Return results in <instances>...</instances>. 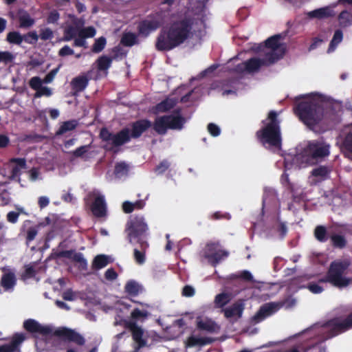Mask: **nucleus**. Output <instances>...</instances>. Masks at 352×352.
Segmentation results:
<instances>
[{
  "mask_svg": "<svg viewBox=\"0 0 352 352\" xmlns=\"http://www.w3.org/2000/svg\"><path fill=\"white\" fill-rule=\"evenodd\" d=\"M14 59V56L10 52H0V62L5 64L12 63Z\"/></svg>",
  "mask_w": 352,
  "mask_h": 352,
  "instance_id": "6e6d98bb",
  "label": "nucleus"
},
{
  "mask_svg": "<svg viewBox=\"0 0 352 352\" xmlns=\"http://www.w3.org/2000/svg\"><path fill=\"white\" fill-rule=\"evenodd\" d=\"M160 25V21L157 18L151 15L148 16L138 23V34L144 38L148 37L151 32L157 30Z\"/></svg>",
  "mask_w": 352,
  "mask_h": 352,
  "instance_id": "4468645a",
  "label": "nucleus"
},
{
  "mask_svg": "<svg viewBox=\"0 0 352 352\" xmlns=\"http://www.w3.org/2000/svg\"><path fill=\"white\" fill-rule=\"evenodd\" d=\"M78 126V122L76 120H72L63 122L58 130L56 132V136H60L68 131H73Z\"/></svg>",
  "mask_w": 352,
  "mask_h": 352,
  "instance_id": "72a5a7b5",
  "label": "nucleus"
},
{
  "mask_svg": "<svg viewBox=\"0 0 352 352\" xmlns=\"http://www.w3.org/2000/svg\"><path fill=\"white\" fill-rule=\"evenodd\" d=\"M16 284V278L15 274L9 272L2 275L0 285L4 289L5 291L13 290Z\"/></svg>",
  "mask_w": 352,
  "mask_h": 352,
  "instance_id": "a878e982",
  "label": "nucleus"
},
{
  "mask_svg": "<svg viewBox=\"0 0 352 352\" xmlns=\"http://www.w3.org/2000/svg\"><path fill=\"white\" fill-rule=\"evenodd\" d=\"M10 164H14L12 166L10 179L12 180L17 179L19 182L21 180L20 176L22 173V170L28 168L27 161L24 157H12L9 160Z\"/></svg>",
  "mask_w": 352,
  "mask_h": 352,
  "instance_id": "a211bd4d",
  "label": "nucleus"
},
{
  "mask_svg": "<svg viewBox=\"0 0 352 352\" xmlns=\"http://www.w3.org/2000/svg\"><path fill=\"white\" fill-rule=\"evenodd\" d=\"M52 95V91L50 88L47 87L41 86L39 89L36 91L34 95L35 98H41L42 96L50 97Z\"/></svg>",
  "mask_w": 352,
  "mask_h": 352,
  "instance_id": "8fccbe9b",
  "label": "nucleus"
},
{
  "mask_svg": "<svg viewBox=\"0 0 352 352\" xmlns=\"http://www.w3.org/2000/svg\"><path fill=\"white\" fill-rule=\"evenodd\" d=\"M89 145H84L77 148L76 150L72 152V154L75 157H83L89 148Z\"/></svg>",
  "mask_w": 352,
  "mask_h": 352,
  "instance_id": "864d4df0",
  "label": "nucleus"
},
{
  "mask_svg": "<svg viewBox=\"0 0 352 352\" xmlns=\"http://www.w3.org/2000/svg\"><path fill=\"white\" fill-rule=\"evenodd\" d=\"M74 54V51L69 45L63 46L58 52V55L63 57L73 55Z\"/></svg>",
  "mask_w": 352,
  "mask_h": 352,
  "instance_id": "680f3d73",
  "label": "nucleus"
},
{
  "mask_svg": "<svg viewBox=\"0 0 352 352\" xmlns=\"http://www.w3.org/2000/svg\"><path fill=\"white\" fill-rule=\"evenodd\" d=\"M207 129L208 132L211 134V135L214 137L218 136L221 133L220 128L214 123H209L208 124Z\"/></svg>",
  "mask_w": 352,
  "mask_h": 352,
  "instance_id": "bf43d9fd",
  "label": "nucleus"
},
{
  "mask_svg": "<svg viewBox=\"0 0 352 352\" xmlns=\"http://www.w3.org/2000/svg\"><path fill=\"white\" fill-rule=\"evenodd\" d=\"M330 153L329 145L322 142L312 141L309 142L307 146L305 148L302 154L297 155L294 158V160L298 161L301 157H307L304 160L305 162L307 163L309 158L316 160L327 157Z\"/></svg>",
  "mask_w": 352,
  "mask_h": 352,
  "instance_id": "9d476101",
  "label": "nucleus"
},
{
  "mask_svg": "<svg viewBox=\"0 0 352 352\" xmlns=\"http://www.w3.org/2000/svg\"><path fill=\"white\" fill-rule=\"evenodd\" d=\"M309 332L314 331V333L310 336L309 338L305 339L303 340H298L295 342L294 343H292L291 344H307V345H310L309 347V349L306 352H308L309 351L316 349H318V351L316 352H326V347L325 346H323L322 344L324 341H320V339L322 338V333L318 331L316 329V327H312L310 330L308 331Z\"/></svg>",
  "mask_w": 352,
  "mask_h": 352,
  "instance_id": "ddd939ff",
  "label": "nucleus"
},
{
  "mask_svg": "<svg viewBox=\"0 0 352 352\" xmlns=\"http://www.w3.org/2000/svg\"><path fill=\"white\" fill-rule=\"evenodd\" d=\"M336 5L333 6H325L323 8H318L310 11L307 13V15L311 19H324L330 17H333L336 15V12L333 10Z\"/></svg>",
  "mask_w": 352,
  "mask_h": 352,
  "instance_id": "b1692460",
  "label": "nucleus"
},
{
  "mask_svg": "<svg viewBox=\"0 0 352 352\" xmlns=\"http://www.w3.org/2000/svg\"><path fill=\"white\" fill-rule=\"evenodd\" d=\"M351 328L352 312L344 319L336 317L329 320L322 327L318 329L316 328V329L322 333V338L320 339V341H326Z\"/></svg>",
  "mask_w": 352,
  "mask_h": 352,
  "instance_id": "6e6552de",
  "label": "nucleus"
},
{
  "mask_svg": "<svg viewBox=\"0 0 352 352\" xmlns=\"http://www.w3.org/2000/svg\"><path fill=\"white\" fill-rule=\"evenodd\" d=\"M330 173V170L325 166H320L314 168L311 171V175L316 177H321L325 179L328 177Z\"/></svg>",
  "mask_w": 352,
  "mask_h": 352,
  "instance_id": "a18cd8bd",
  "label": "nucleus"
},
{
  "mask_svg": "<svg viewBox=\"0 0 352 352\" xmlns=\"http://www.w3.org/2000/svg\"><path fill=\"white\" fill-rule=\"evenodd\" d=\"M104 277L108 280H113L118 277V274L113 268H109L105 272Z\"/></svg>",
  "mask_w": 352,
  "mask_h": 352,
  "instance_id": "338daca9",
  "label": "nucleus"
},
{
  "mask_svg": "<svg viewBox=\"0 0 352 352\" xmlns=\"http://www.w3.org/2000/svg\"><path fill=\"white\" fill-rule=\"evenodd\" d=\"M59 19H60V14L58 13V12L57 10H54L49 13V14L47 17V23L49 24L56 23L58 22V21L59 20Z\"/></svg>",
  "mask_w": 352,
  "mask_h": 352,
  "instance_id": "13d9d810",
  "label": "nucleus"
},
{
  "mask_svg": "<svg viewBox=\"0 0 352 352\" xmlns=\"http://www.w3.org/2000/svg\"><path fill=\"white\" fill-rule=\"evenodd\" d=\"M135 244H138V247L133 250L134 259L138 264L142 265L146 261V252L149 247V244L147 241H135Z\"/></svg>",
  "mask_w": 352,
  "mask_h": 352,
  "instance_id": "393cba45",
  "label": "nucleus"
},
{
  "mask_svg": "<svg viewBox=\"0 0 352 352\" xmlns=\"http://www.w3.org/2000/svg\"><path fill=\"white\" fill-rule=\"evenodd\" d=\"M267 121L265 126L256 131V136L265 148L278 152L282 149V136L277 113L270 111Z\"/></svg>",
  "mask_w": 352,
  "mask_h": 352,
  "instance_id": "20e7f679",
  "label": "nucleus"
},
{
  "mask_svg": "<svg viewBox=\"0 0 352 352\" xmlns=\"http://www.w3.org/2000/svg\"><path fill=\"white\" fill-rule=\"evenodd\" d=\"M278 309V305L274 302L264 304L252 318V322L254 324L259 323L274 314Z\"/></svg>",
  "mask_w": 352,
  "mask_h": 352,
  "instance_id": "dca6fc26",
  "label": "nucleus"
},
{
  "mask_svg": "<svg viewBox=\"0 0 352 352\" xmlns=\"http://www.w3.org/2000/svg\"><path fill=\"white\" fill-rule=\"evenodd\" d=\"M228 256V252L225 250H219L217 251L214 252V253L206 254L205 258L213 267H215L223 258H226Z\"/></svg>",
  "mask_w": 352,
  "mask_h": 352,
  "instance_id": "c756f323",
  "label": "nucleus"
},
{
  "mask_svg": "<svg viewBox=\"0 0 352 352\" xmlns=\"http://www.w3.org/2000/svg\"><path fill=\"white\" fill-rule=\"evenodd\" d=\"M97 67L100 71H106L107 70L111 65L112 58L108 57L107 56H100L97 60Z\"/></svg>",
  "mask_w": 352,
  "mask_h": 352,
  "instance_id": "c03bdc74",
  "label": "nucleus"
},
{
  "mask_svg": "<svg viewBox=\"0 0 352 352\" xmlns=\"http://www.w3.org/2000/svg\"><path fill=\"white\" fill-rule=\"evenodd\" d=\"M295 111L300 120L309 127H314L322 121L325 124L334 122L338 117L331 104L315 100L298 103Z\"/></svg>",
  "mask_w": 352,
  "mask_h": 352,
  "instance_id": "7ed1b4c3",
  "label": "nucleus"
},
{
  "mask_svg": "<svg viewBox=\"0 0 352 352\" xmlns=\"http://www.w3.org/2000/svg\"><path fill=\"white\" fill-rule=\"evenodd\" d=\"M108 263L109 257L104 254H99L94 258L92 267L94 269L100 270L107 266Z\"/></svg>",
  "mask_w": 352,
  "mask_h": 352,
  "instance_id": "37998d69",
  "label": "nucleus"
},
{
  "mask_svg": "<svg viewBox=\"0 0 352 352\" xmlns=\"http://www.w3.org/2000/svg\"><path fill=\"white\" fill-rule=\"evenodd\" d=\"M197 327L201 331H206L209 333H214L217 329L216 323L211 320H199L197 322Z\"/></svg>",
  "mask_w": 352,
  "mask_h": 352,
  "instance_id": "f704fd0d",
  "label": "nucleus"
},
{
  "mask_svg": "<svg viewBox=\"0 0 352 352\" xmlns=\"http://www.w3.org/2000/svg\"><path fill=\"white\" fill-rule=\"evenodd\" d=\"M219 244L218 243H207L204 252V256L207 254L214 253V252L219 250Z\"/></svg>",
  "mask_w": 352,
  "mask_h": 352,
  "instance_id": "052dcab7",
  "label": "nucleus"
},
{
  "mask_svg": "<svg viewBox=\"0 0 352 352\" xmlns=\"http://www.w3.org/2000/svg\"><path fill=\"white\" fill-rule=\"evenodd\" d=\"M148 316V312L146 310H140L138 308L134 309L131 314V318L135 320H138L142 318H146Z\"/></svg>",
  "mask_w": 352,
  "mask_h": 352,
  "instance_id": "603ef678",
  "label": "nucleus"
},
{
  "mask_svg": "<svg viewBox=\"0 0 352 352\" xmlns=\"http://www.w3.org/2000/svg\"><path fill=\"white\" fill-rule=\"evenodd\" d=\"M24 272V276L25 278H32L36 275V270L32 265H25Z\"/></svg>",
  "mask_w": 352,
  "mask_h": 352,
  "instance_id": "774afa93",
  "label": "nucleus"
},
{
  "mask_svg": "<svg viewBox=\"0 0 352 352\" xmlns=\"http://www.w3.org/2000/svg\"><path fill=\"white\" fill-rule=\"evenodd\" d=\"M343 147L350 153H352V131L349 132L344 140H343Z\"/></svg>",
  "mask_w": 352,
  "mask_h": 352,
  "instance_id": "5fc2aeb1",
  "label": "nucleus"
},
{
  "mask_svg": "<svg viewBox=\"0 0 352 352\" xmlns=\"http://www.w3.org/2000/svg\"><path fill=\"white\" fill-rule=\"evenodd\" d=\"M213 340L210 338H199L192 335L186 339V340L184 342V344L186 347L192 348L197 346H201L206 344H211Z\"/></svg>",
  "mask_w": 352,
  "mask_h": 352,
  "instance_id": "bb28decb",
  "label": "nucleus"
},
{
  "mask_svg": "<svg viewBox=\"0 0 352 352\" xmlns=\"http://www.w3.org/2000/svg\"><path fill=\"white\" fill-rule=\"evenodd\" d=\"M192 26L193 19L185 17L162 28L156 38V50L169 52L179 47L190 38Z\"/></svg>",
  "mask_w": 352,
  "mask_h": 352,
  "instance_id": "f03ea898",
  "label": "nucleus"
},
{
  "mask_svg": "<svg viewBox=\"0 0 352 352\" xmlns=\"http://www.w3.org/2000/svg\"><path fill=\"white\" fill-rule=\"evenodd\" d=\"M58 257L67 258L78 263V269L80 270H87V261L80 252H75L74 250H63L57 253Z\"/></svg>",
  "mask_w": 352,
  "mask_h": 352,
  "instance_id": "f3484780",
  "label": "nucleus"
},
{
  "mask_svg": "<svg viewBox=\"0 0 352 352\" xmlns=\"http://www.w3.org/2000/svg\"><path fill=\"white\" fill-rule=\"evenodd\" d=\"M107 40L105 37L100 36L98 38H96L91 48L92 52L100 53L104 49Z\"/></svg>",
  "mask_w": 352,
  "mask_h": 352,
  "instance_id": "49530a36",
  "label": "nucleus"
},
{
  "mask_svg": "<svg viewBox=\"0 0 352 352\" xmlns=\"http://www.w3.org/2000/svg\"><path fill=\"white\" fill-rule=\"evenodd\" d=\"M316 239L320 243H325L329 239L327 230L324 226H317L314 232Z\"/></svg>",
  "mask_w": 352,
  "mask_h": 352,
  "instance_id": "c9c22d12",
  "label": "nucleus"
},
{
  "mask_svg": "<svg viewBox=\"0 0 352 352\" xmlns=\"http://www.w3.org/2000/svg\"><path fill=\"white\" fill-rule=\"evenodd\" d=\"M89 79L87 75H80L74 78L70 85L72 90V96H78L79 93L83 91L88 86Z\"/></svg>",
  "mask_w": 352,
  "mask_h": 352,
  "instance_id": "5701e85b",
  "label": "nucleus"
},
{
  "mask_svg": "<svg viewBox=\"0 0 352 352\" xmlns=\"http://www.w3.org/2000/svg\"><path fill=\"white\" fill-rule=\"evenodd\" d=\"M279 342H269L259 347L254 349V352H306L310 345L307 344H291V342H287L285 344L270 349V346L276 345Z\"/></svg>",
  "mask_w": 352,
  "mask_h": 352,
  "instance_id": "9b49d317",
  "label": "nucleus"
},
{
  "mask_svg": "<svg viewBox=\"0 0 352 352\" xmlns=\"http://www.w3.org/2000/svg\"><path fill=\"white\" fill-rule=\"evenodd\" d=\"M19 27L21 28H30L35 23V20L26 12H22L19 16Z\"/></svg>",
  "mask_w": 352,
  "mask_h": 352,
  "instance_id": "2f4dec72",
  "label": "nucleus"
},
{
  "mask_svg": "<svg viewBox=\"0 0 352 352\" xmlns=\"http://www.w3.org/2000/svg\"><path fill=\"white\" fill-rule=\"evenodd\" d=\"M96 34V30L93 26H89L83 28H80L79 36L85 38H92Z\"/></svg>",
  "mask_w": 352,
  "mask_h": 352,
  "instance_id": "09e8293b",
  "label": "nucleus"
},
{
  "mask_svg": "<svg viewBox=\"0 0 352 352\" xmlns=\"http://www.w3.org/2000/svg\"><path fill=\"white\" fill-rule=\"evenodd\" d=\"M244 309V301L242 299H239L234 302L231 306L223 309V312L224 316L228 319L234 317H236V318H240L242 317Z\"/></svg>",
  "mask_w": 352,
  "mask_h": 352,
  "instance_id": "aec40b11",
  "label": "nucleus"
},
{
  "mask_svg": "<svg viewBox=\"0 0 352 352\" xmlns=\"http://www.w3.org/2000/svg\"><path fill=\"white\" fill-rule=\"evenodd\" d=\"M348 265L342 261H333L330 264L327 275L319 283H329L338 288H343L350 283V278L343 276Z\"/></svg>",
  "mask_w": 352,
  "mask_h": 352,
  "instance_id": "1a4fd4ad",
  "label": "nucleus"
},
{
  "mask_svg": "<svg viewBox=\"0 0 352 352\" xmlns=\"http://www.w3.org/2000/svg\"><path fill=\"white\" fill-rule=\"evenodd\" d=\"M84 23V20L81 19H74V20H73L74 25H69L64 29L63 41H69L77 36H79L80 28L83 26Z\"/></svg>",
  "mask_w": 352,
  "mask_h": 352,
  "instance_id": "6ab92c4d",
  "label": "nucleus"
},
{
  "mask_svg": "<svg viewBox=\"0 0 352 352\" xmlns=\"http://www.w3.org/2000/svg\"><path fill=\"white\" fill-rule=\"evenodd\" d=\"M91 210L93 214L98 218L106 217L107 204L103 195H99L95 198L91 206Z\"/></svg>",
  "mask_w": 352,
  "mask_h": 352,
  "instance_id": "412c9836",
  "label": "nucleus"
},
{
  "mask_svg": "<svg viewBox=\"0 0 352 352\" xmlns=\"http://www.w3.org/2000/svg\"><path fill=\"white\" fill-rule=\"evenodd\" d=\"M245 63V69H246V72L249 73L254 72L258 71L261 66L266 65V61L264 59L257 58H251Z\"/></svg>",
  "mask_w": 352,
  "mask_h": 352,
  "instance_id": "c85d7f7f",
  "label": "nucleus"
},
{
  "mask_svg": "<svg viewBox=\"0 0 352 352\" xmlns=\"http://www.w3.org/2000/svg\"><path fill=\"white\" fill-rule=\"evenodd\" d=\"M127 327L131 332L133 340L138 344V349L145 346L146 345V341L143 338V329L139 327L135 322H129Z\"/></svg>",
  "mask_w": 352,
  "mask_h": 352,
  "instance_id": "4be33fe9",
  "label": "nucleus"
},
{
  "mask_svg": "<svg viewBox=\"0 0 352 352\" xmlns=\"http://www.w3.org/2000/svg\"><path fill=\"white\" fill-rule=\"evenodd\" d=\"M129 170V166L125 162H118L114 168V174L117 177L126 176Z\"/></svg>",
  "mask_w": 352,
  "mask_h": 352,
  "instance_id": "79ce46f5",
  "label": "nucleus"
},
{
  "mask_svg": "<svg viewBox=\"0 0 352 352\" xmlns=\"http://www.w3.org/2000/svg\"><path fill=\"white\" fill-rule=\"evenodd\" d=\"M329 239L332 246L338 249H343L347 245V240L344 235L338 233L329 234Z\"/></svg>",
  "mask_w": 352,
  "mask_h": 352,
  "instance_id": "7c9ffc66",
  "label": "nucleus"
},
{
  "mask_svg": "<svg viewBox=\"0 0 352 352\" xmlns=\"http://www.w3.org/2000/svg\"><path fill=\"white\" fill-rule=\"evenodd\" d=\"M42 41L51 40L54 38V32L50 28H45L40 30L38 35Z\"/></svg>",
  "mask_w": 352,
  "mask_h": 352,
  "instance_id": "3c124183",
  "label": "nucleus"
},
{
  "mask_svg": "<svg viewBox=\"0 0 352 352\" xmlns=\"http://www.w3.org/2000/svg\"><path fill=\"white\" fill-rule=\"evenodd\" d=\"M124 290L129 295L136 296L142 290V287L135 280H131L126 283Z\"/></svg>",
  "mask_w": 352,
  "mask_h": 352,
  "instance_id": "e433bc0d",
  "label": "nucleus"
},
{
  "mask_svg": "<svg viewBox=\"0 0 352 352\" xmlns=\"http://www.w3.org/2000/svg\"><path fill=\"white\" fill-rule=\"evenodd\" d=\"M232 296L230 293L222 292L217 294L214 298V304L217 308H223L230 302Z\"/></svg>",
  "mask_w": 352,
  "mask_h": 352,
  "instance_id": "4c0bfd02",
  "label": "nucleus"
},
{
  "mask_svg": "<svg viewBox=\"0 0 352 352\" xmlns=\"http://www.w3.org/2000/svg\"><path fill=\"white\" fill-rule=\"evenodd\" d=\"M281 38L280 34H275L265 41L266 47L272 50L270 54H267V59L270 63L279 60L285 54V48L280 43Z\"/></svg>",
  "mask_w": 352,
  "mask_h": 352,
  "instance_id": "f8f14e48",
  "label": "nucleus"
},
{
  "mask_svg": "<svg viewBox=\"0 0 352 352\" xmlns=\"http://www.w3.org/2000/svg\"><path fill=\"white\" fill-rule=\"evenodd\" d=\"M148 229L143 215L133 214L129 217L126 223L124 232L129 243L135 245V241H147Z\"/></svg>",
  "mask_w": 352,
  "mask_h": 352,
  "instance_id": "423d86ee",
  "label": "nucleus"
},
{
  "mask_svg": "<svg viewBox=\"0 0 352 352\" xmlns=\"http://www.w3.org/2000/svg\"><path fill=\"white\" fill-rule=\"evenodd\" d=\"M339 25L341 28H346L352 23V15L347 10L342 11L338 17Z\"/></svg>",
  "mask_w": 352,
  "mask_h": 352,
  "instance_id": "ea45409f",
  "label": "nucleus"
},
{
  "mask_svg": "<svg viewBox=\"0 0 352 352\" xmlns=\"http://www.w3.org/2000/svg\"><path fill=\"white\" fill-rule=\"evenodd\" d=\"M19 213L15 211L9 212L7 214V221L11 223H16L18 221Z\"/></svg>",
  "mask_w": 352,
  "mask_h": 352,
  "instance_id": "0e129e2a",
  "label": "nucleus"
},
{
  "mask_svg": "<svg viewBox=\"0 0 352 352\" xmlns=\"http://www.w3.org/2000/svg\"><path fill=\"white\" fill-rule=\"evenodd\" d=\"M182 109H175L172 114L157 117L153 122L154 131L160 135H164L168 129L182 130L186 123V118L181 115Z\"/></svg>",
  "mask_w": 352,
  "mask_h": 352,
  "instance_id": "0eeeda50",
  "label": "nucleus"
},
{
  "mask_svg": "<svg viewBox=\"0 0 352 352\" xmlns=\"http://www.w3.org/2000/svg\"><path fill=\"white\" fill-rule=\"evenodd\" d=\"M38 231L35 228H30L27 231L26 241L29 243L33 241L37 235Z\"/></svg>",
  "mask_w": 352,
  "mask_h": 352,
  "instance_id": "69168bd1",
  "label": "nucleus"
},
{
  "mask_svg": "<svg viewBox=\"0 0 352 352\" xmlns=\"http://www.w3.org/2000/svg\"><path fill=\"white\" fill-rule=\"evenodd\" d=\"M25 340V333H15L10 343L0 346V352H21V345Z\"/></svg>",
  "mask_w": 352,
  "mask_h": 352,
  "instance_id": "2eb2a0df",
  "label": "nucleus"
},
{
  "mask_svg": "<svg viewBox=\"0 0 352 352\" xmlns=\"http://www.w3.org/2000/svg\"><path fill=\"white\" fill-rule=\"evenodd\" d=\"M153 123L148 119H140L130 124V127H124L117 133L110 131L107 128L102 127L99 133V138L104 145L102 148L107 151L116 153L119 148L129 142L131 139H138L148 131Z\"/></svg>",
  "mask_w": 352,
  "mask_h": 352,
  "instance_id": "f257e3e1",
  "label": "nucleus"
},
{
  "mask_svg": "<svg viewBox=\"0 0 352 352\" xmlns=\"http://www.w3.org/2000/svg\"><path fill=\"white\" fill-rule=\"evenodd\" d=\"M6 41L10 44L20 46L23 43V35L18 31H12L7 34Z\"/></svg>",
  "mask_w": 352,
  "mask_h": 352,
  "instance_id": "a19ab883",
  "label": "nucleus"
},
{
  "mask_svg": "<svg viewBox=\"0 0 352 352\" xmlns=\"http://www.w3.org/2000/svg\"><path fill=\"white\" fill-rule=\"evenodd\" d=\"M176 104V99L166 98L154 107V111L156 113H165L173 109Z\"/></svg>",
  "mask_w": 352,
  "mask_h": 352,
  "instance_id": "cd10ccee",
  "label": "nucleus"
},
{
  "mask_svg": "<svg viewBox=\"0 0 352 352\" xmlns=\"http://www.w3.org/2000/svg\"><path fill=\"white\" fill-rule=\"evenodd\" d=\"M38 40V35L36 31L28 32L23 35V42L30 45H35Z\"/></svg>",
  "mask_w": 352,
  "mask_h": 352,
  "instance_id": "de8ad7c7",
  "label": "nucleus"
},
{
  "mask_svg": "<svg viewBox=\"0 0 352 352\" xmlns=\"http://www.w3.org/2000/svg\"><path fill=\"white\" fill-rule=\"evenodd\" d=\"M343 39V33L341 30H336L334 32V34L333 36V38L331 41H330L327 52L331 53L333 52L338 44H340Z\"/></svg>",
  "mask_w": 352,
  "mask_h": 352,
  "instance_id": "58836bf2",
  "label": "nucleus"
},
{
  "mask_svg": "<svg viewBox=\"0 0 352 352\" xmlns=\"http://www.w3.org/2000/svg\"><path fill=\"white\" fill-rule=\"evenodd\" d=\"M43 81L41 78L38 76H34L30 78L29 80V85L30 87L36 91L39 87L42 85Z\"/></svg>",
  "mask_w": 352,
  "mask_h": 352,
  "instance_id": "4d7b16f0",
  "label": "nucleus"
},
{
  "mask_svg": "<svg viewBox=\"0 0 352 352\" xmlns=\"http://www.w3.org/2000/svg\"><path fill=\"white\" fill-rule=\"evenodd\" d=\"M307 288L313 294H320L323 291V288L315 283H309Z\"/></svg>",
  "mask_w": 352,
  "mask_h": 352,
  "instance_id": "e2e57ef3",
  "label": "nucleus"
},
{
  "mask_svg": "<svg viewBox=\"0 0 352 352\" xmlns=\"http://www.w3.org/2000/svg\"><path fill=\"white\" fill-rule=\"evenodd\" d=\"M120 43L125 47H132L138 43V36L133 32H125L122 34Z\"/></svg>",
  "mask_w": 352,
  "mask_h": 352,
  "instance_id": "473e14b6",
  "label": "nucleus"
},
{
  "mask_svg": "<svg viewBox=\"0 0 352 352\" xmlns=\"http://www.w3.org/2000/svg\"><path fill=\"white\" fill-rule=\"evenodd\" d=\"M23 328L32 334L48 336L52 333V329L47 325H42L34 319H28L23 322ZM53 334L56 336L63 338L70 342H74L77 346H82L85 344V338L74 329L67 327H60L56 329Z\"/></svg>",
  "mask_w": 352,
  "mask_h": 352,
  "instance_id": "39448f33",
  "label": "nucleus"
}]
</instances>
